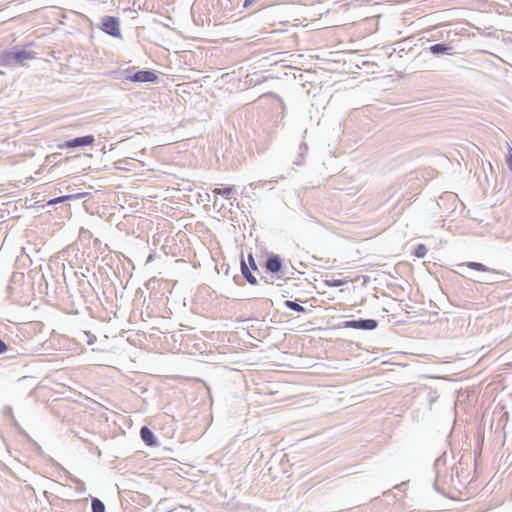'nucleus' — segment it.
Returning a JSON list of instances; mask_svg holds the SVG:
<instances>
[{
	"label": "nucleus",
	"instance_id": "nucleus-1",
	"mask_svg": "<svg viewBox=\"0 0 512 512\" xmlns=\"http://www.w3.org/2000/svg\"><path fill=\"white\" fill-rule=\"evenodd\" d=\"M101 29L116 38L121 37L119 19L112 16H105L101 19Z\"/></svg>",
	"mask_w": 512,
	"mask_h": 512
},
{
	"label": "nucleus",
	"instance_id": "nucleus-2",
	"mask_svg": "<svg viewBox=\"0 0 512 512\" xmlns=\"http://www.w3.org/2000/svg\"><path fill=\"white\" fill-rule=\"evenodd\" d=\"M378 323L374 319H359L349 320L344 322L345 328L361 329V330H373L377 327Z\"/></svg>",
	"mask_w": 512,
	"mask_h": 512
},
{
	"label": "nucleus",
	"instance_id": "nucleus-3",
	"mask_svg": "<svg viewBox=\"0 0 512 512\" xmlns=\"http://www.w3.org/2000/svg\"><path fill=\"white\" fill-rule=\"evenodd\" d=\"M124 79L129 82H156L158 76L152 71L143 70L132 75H127Z\"/></svg>",
	"mask_w": 512,
	"mask_h": 512
},
{
	"label": "nucleus",
	"instance_id": "nucleus-4",
	"mask_svg": "<svg viewBox=\"0 0 512 512\" xmlns=\"http://www.w3.org/2000/svg\"><path fill=\"white\" fill-rule=\"evenodd\" d=\"M15 65H26L30 60L36 58V53L30 50H21L13 54Z\"/></svg>",
	"mask_w": 512,
	"mask_h": 512
},
{
	"label": "nucleus",
	"instance_id": "nucleus-5",
	"mask_svg": "<svg viewBox=\"0 0 512 512\" xmlns=\"http://www.w3.org/2000/svg\"><path fill=\"white\" fill-rule=\"evenodd\" d=\"M95 141L93 135H87L83 137H77L71 140L66 141L65 146L67 148H75L80 146L91 145Z\"/></svg>",
	"mask_w": 512,
	"mask_h": 512
},
{
	"label": "nucleus",
	"instance_id": "nucleus-6",
	"mask_svg": "<svg viewBox=\"0 0 512 512\" xmlns=\"http://www.w3.org/2000/svg\"><path fill=\"white\" fill-rule=\"evenodd\" d=\"M282 268V260L278 255H271L266 261V269L271 273H278Z\"/></svg>",
	"mask_w": 512,
	"mask_h": 512
},
{
	"label": "nucleus",
	"instance_id": "nucleus-7",
	"mask_svg": "<svg viewBox=\"0 0 512 512\" xmlns=\"http://www.w3.org/2000/svg\"><path fill=\"white\" fill-rule=\"evenodd\" d=\"M140 436L143 442L148 446L156 445V437L154 433L146 426L142 427L140 430Z\"/></svg>",
	"mask_w": 512,
	"mask_h": 512
},
{
	"label": "nucleus",
	"instance_id": "nucleus-8",
	"mask_svg": "<svg viewBox=\"0 0 512 512\" xmlns=\"http://www.w3.org/2000/svg\"><path fill=\"white\" fill-rule=\"evenodd\" d=\"M430 52L432 54H441V53H447L449 55H451L452 53L450 52L452 50V48L448 45H444V44H434L432 46H430L429 48Z\"/></svg>",
	"mask_w": 512,
	"mask_h": 512
},
{
	"label": "nucleus",
	"instance_id": "nucleus-9",
	"mask_svg": "<svg viewBox=\"0 0 512 512\" xmlns=\"http://www.w3.org/2000/svg\"><path fill=\"white\" fill-rule=\"evenodd\" d=\"M241 272L250 284L255 285L257 283L255 276H253L244 260L241 261Z\"/></svg>",
	"mask_w": 512,
	"mask_h": 512
},
{
	"label": "nucleus",
	"instance_id": "nucleus-10",
	"mask_svg": "<svg viewBox=\"0 0 512 512\" xmlns=\"http://www.w3.org/2000/svg\"><path fill=\"white\" fill-rule=\"evenodd\" d=\"M14 52L8 51L4 52L0 55V64L4 66H13L15 65V60L13 57Z\"/></svg>",
	"mask_w": 512,
	"mask_h": 512
},
{
	"label": "nucleus",
	"instance_id": "nucleus-11",
	"mask_svg": "<svg viewBox=\"0 0 512 512\" xmlns=\"http://www.w3.org/2000/svg\"><path fill=\"white\" fill-rule=\"evenodd\" d=\"M235 191L233 186L225 187V188H216L213 190V193L216 195H221L226 197L227 199H230V194H232Z\"/></svg>",
	"mask_w": 512,
	"mask_h": 512
},
{
	"label": "nucleus",
	"instance_id": "nucleus-12",
	"mask_svg": "<svg viewBox=\"0 0 512 512\" xmlns=\"http://www.w3.org/2000/svg\"><path fill=\"white\" fill-rule=\"evenodd\" d=\"M92 512H105V506L98 498H93L91 502Z\"/></svg>",
	"mask_w": 512,
	"mask_h": 512
},
{
	"label": "nucleus",
	"instance_id": "nucleus-13",
	"mask_svg": "<svg viewBox=\"0 0 512 512\" xmlns=\"http://www.w3.org/2000/svg\"><path fill=\"white\" fill-rule=\"evenodd\" d=\"M466 265H467V267L477 270V271H482V272L490 271V269L488 267H486L485 265H483L482 263L468 262Z\"/></svg>",
	"mask_w": 512,
	"mask_h": 512
},
{
	"label": "nucleus",
	"instance_id": "nucleus-14",
	"mask_svg": "<svg viewBox=\"0 0 512 512\" xmlns=\"http://www.w3.org/2000/svg\"><path fill=\"white\" fill-rule=\"evenodd\" d=\"M285 306L291 310L296 311V312H305V308L294 301L287 300L285 302Z\"/></svg>",
	"mask_w": 512,
	"mask_h": 512
},
{
	"label": "nucleus",
	"instance_id": "nucleus-15",
	"mask_svg": "<svg viewBox=\"0 0 512 512\" xmlns=\"http://www.w3.org/2000/svg\"><path fill=\"white\" fill-rule=\"evenodd\" d=\"M427 253V249L425 247L424 244H419L416 249H415V255L418 257V258H423L425 257Z\"/></svg>",
	"mask_w": 512,
	"mask_h": 512
},
{
	"label": "nucleus",
	"instance_id": "nucleus-16",
	"mask_svg": "<svg viewBox=\"0 0 512 512\" xmlns=\"http://www.w3.org/2000/svg\"><path fill=\"white\" fill-rule=\"evenodd\" d=\"M72 197H73L72 195L61 196V197L50 200L48 202V205H54V204H57L60 202H64L65 200L71 199Z\"/></svg>",
	"mask_w": 512,
	"mask_h": 512
},
{
	"label": "nucleus",
	"instance_id": "nucleus-17",
	"mask_svg": "<svg viewBox=\"0 0 512 512\" xmlns=\"http://www.w3.org/2000/svg\"><path fill=\"white\" fill-rule=\"evenodd\" d=\"M248 260H249V263H250V266L253 270H256L257 269V266H256V263H255V260L252 256V254H249L248 255Z\"/></svg>",
	"mask_w": 512,
	"mask_h": 512
},
{
	"label": "nucleus",
	"instance_id": "nucleus-18",
	"mask_svg": "<svg viewBox=\"0 0 512 512\" xmlns=\"http://www.w3.org/2000/svg\"><path fill=\"white\" fill-rule=\"evenodd\" d=\"M7 350V345L4 341L0 339V354L4 353Z\"/></svg>",
	"mask_w": 512,
	"mask_h": 512
},
{
	"label": "nucleus",
	"instance_id": "nucleus-19",
	"mask_svg": "<svg viewBox=\"0 0 512 512\" xmlns=\"http://www.w3.org/2000/svg\"><path fill=\"white\" fill-rule=\"evenodd\" d=\"M343 284L342 280H336L333 283V286H341Z\"/></svg>",
	"mask_w": 512,
	"mask_h": 512
},
{
	"label": "nucleus",
	"instance_id": "nucleus-20",
	"mask_svg": "<svg viewBox=\"0 0 512 512\" xmlns=\"http://www.w3.org/2000/svg\"><path fill=\"white\" fill-rule=\"evenodd\" d=\"M254 0H245L244 6L250 5Z\"/></svg>",
	"mask_w": 512,
	"mask_h": 512
}]
</instances>
